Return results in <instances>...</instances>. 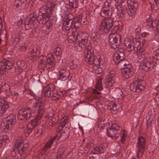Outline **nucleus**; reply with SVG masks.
<instances>
[{"label": "nucleus", "instance_id": "1", "mask_svg": "<svg viewBox=\"0 0 159 159\" xmlns=\"http://www.w3.org/2000/svg\"><path fill=\"white\" fill-rule=\"evenodd\" d=\"M45 103L42 101L41 98L39 97L36 99L32 109L34 112L37 113L35 117L37 120L41 119L43 116L48 118L52 116V114L51 112V109L48 108L45 109Z\"/></svg>", "mask_w": 159, "mask_h": 159}, {"label": "nucleus", "instance_id": "2", "mask_svg": "<svg viewBox=\"0 0 159 159\" xmlns=\"http://www.w3.org/2000/svg\"><path fill=\"white\" fill-rule=\"evenodd\" d=\"M91 48L90 46H88L85 49L84 54L85 61L90 64H94V66L99 69H100V67L102 68L103 66L104 69L105 64L101 59H97L93 56V53L90 50Z\"/></svg>", "mask_w": 159, "mask_h": 159}, {"label": "nucleus", "instance_id": "3", "mask_svg": "<svg viewBox=\"0 0 159 159\" xmlns=\"http://www.w3.org/2000/svg\"><path fill=\"white\" fill-rule=\"evenodd\" d=\"M144 43L137 41L136 39H128V41H125V45L127 48L128 52H130L135 48L137 52H143L144 51Z\"/></svg>", "mask_w": 159, "mask_h": 159}, {"label": "nucleus", "instance_id": "4", "mask_svg": "<svg viewBox=\"0 0 159 159\" xmlns=\"http://www.w3.org/2000/svg\"><path fill=\"white\" fill-rule=\"evenodd\" d=\"M129 8L127 11L128 16L129 20L134 18L138 9V4L137 0H127Z\"/></svg>", "mask_w": 159, "mask_h": 159}, {"label": "nucleus", "instance_id": "5", "mask_svg": "<svg viewBox=\"0 0 159 159\" xmlns=\"http://www.w3.org/2000/svg\"><path fill=\"white\" fill-rule=\"evenodd\" d=\"M146 145V140L145 138L139 136L137 139V141L136 143V153L137 157L139 158L140 154H142L144 152L145 149Z\"/></svg>", "mask_w": 159, "mask_h": 159}, {"label": "nucleus", "instance_id": "6", "mask_svg": "<svg viewBox=\"0 0 159 159\" xmlns=\"http://www.w3.org/2000/svg\"><path fill=\"white\" fill-rule=\"evenodd\" d=\"M107 131L108 137L113 139H116L119 137L120 132V126L117 124H113L111 128L107 129Z\"/></svg>", "mask_w": 159, "mask_h": 159}, {"label": "nucleus", "instance_id": "7", "mask_svg": "<svg viewBox=\"0 0 159 159\" xmlns=\"http://www.w3.org/2000/svg\"><path fill=\"white\" fill-rule=\"evenodd\" d=\"M112 20L110 19H104L102 20L99 25V30L103 32L108 33L113 25Z\"/></svg>", "mask_w": 159, "mask_h": 159}, {"label": "nucleus", "instance_id": "8", "mask_svg": "<svg viewBox=\"0 0 159 159\" xmlns=\"http://www.w3.org/2000/svg\"><path fill=\"white\" fill-rule=\"evenodd\" d=\"M108 41L112 48L116 49L118 48L121 44L120 36L116 34H110L109 36Z\"/></svg>", "mask_w": 159, "mask_h": 159}, {"label": "nucleus", "instance_id": "9", "mask_svg": "<svg viewBox=\"0 0 159 159\" xmlns=\"http://www.w3.org/2000/svg\"><path fill=\"white\" fill-rule=\"evenodd\" d=\"M121 65L125 66L122 71L123 76L126 79L131 77L133 73L131 65L127 61L122 62Z\"/></svg>", "mask_w": 159, "mask_h": 159}, {"label": "nucleus", "instance_id": "10", "mask_svg": "<svg viewBox=\"0 0 159 159\" xmlns=\"http://www.w3.org/2000/svg\"><path fill=\"white\" fill-rule=\"evenodd\" d=\"M31 110L30 108H22L19 111L17 116L18 118L21 120L29 118L31 116Z\"/></svg>", "mask_w": 159, "mask_h": 159}, {"label": "nucleus", "instance_id": "11", "mask_svg": "<svg viewBox=\"0 0 159 159\" xmlns=\"http://www.w3.org/2000/svg\"><path fill=\"white\" fill-rule=\"evenodd\" d=\"M125 56L124 53V50L122 48H119L113 56V60L116 63H118L120 61L121 63L125 61Z\"/></svg>", "mask_w": 159, "mask_h": 159}, {"label": "nucleus", "instance_id": "12", "mask_svg": "<svg viewBox=\"0 0 159 159\" xmlns=\"http://www.w3.org/2000/svg\"><path fill=\"white\" fill-rule=\"evenodd\" d=\"M12 62L9 61H4L0 63V73L3 74L13 67Z\"/></svg>", "mask_w": 159, "mask_h": 159}, {"label": "nucleus", "instance_id": "13", "mask_svg": "<svg viewBox=\"0 0 159 159\" xmlns=\"http://www.w3.org/2000/svg\"><path fill=\"white\" fill-rule=\"evenodd\" d=\"M53 4L52 3L50 2H48L45 5L42 6L39 10V16L48 15V10H50V8L53 7Z\"/></svg>", "mask_w": 159, "mask_h": 159}, {"label": "nucleus", "instance_id": "14", "mask_svg": "<svg viewBox=\"0 0 159 159\" xmlns=\"http://www.w3.org/2000/svg\"><path fill=\"white\" fill-rule=\"evenodd\" d=\"M27 2L26 0H17L14 4V7L19 10L25 9L27 8Z\"/></svg>", "mask_w": 159, "mask_h": 159}, {"label": "nucleus", "instance_id": "15", "mask_svg": "<svg viewBox=\"0 0 159 159\" xmlns=\"http://www.w3.org/2000/svg\"><path fill=\"white\" fill-rule=\"evenodd\" d=\"M75 34L76 35V37L78 39H81L80 41L88 43L89 35L87 33L79 30L76 31Z\"/></svg>", "mask_w": 159, "mask_h": 159}, {"label": "nucleus", "instance_id": "16", "mask_svg": "<svg viewBox=\"0 0 159 159\" xmlns=\"http://www.w3.org/2000/svg\"><path fill=\"white\" fill-rule=\"evenodd\" d=\"M142 68L144 70L148 71L152 70L154 67L153 62L148 61L146 60L144 62L140 63Z\"/></svg>", "mask_w": 159, "mask_h": 159}, {"label": "nucleus", "instance_id": "17", "mask_svg": "<svg viewBox=\"0 0 159 159\" xmlns=\"http://www.w3.org/2000/svg\"><path fill=\"white\" fill-rule=\"evenodd\" d=\"M23 143V140L22 137H19L16 139V141L13 145L14 149L13 151L11 152V154L13 157L16 156L15 149L20 148L22 146Z\"/></svg>", "mask_w": 159, "mask_h": 159}, {"label": "nucleus", "instance_id": "18", "mask_svg": "<svg viewBox=\"0 0 159 159\" xmlns=\"http://www.w3.org/2000/svg\"><path fill=\"white\" fill-rule=\"evenodd\" d=\"M59 72L60 79L62 80H67L70 75L69 71L64 69H60Z\"/></svg>", "mask_w": 159, "mask_h": 159}, {"label": "nucleus", "instance_id": "19", "mask_svg": "<svg viewBox=\"0 0 159 159\" xmlns=\"http://www.w3.org/2000/svg\"><path fill=\"white\" fill-rule=\"evenodd\" d=\"M87 44L88 43L86 42H84L79 40L78 42H76L74 43V47L77 51L80 52L87 46Z\"/></svg>", "mask_w": 159, "mask_h": 159}, {"label": "nucleus", "instance_id": "20", "mask_svg": "<svg viewBox=\"0 0 159 159\" xmlns=\"http://www.w3.org/2000/svg\"><path fill=\"white\" fill-rule=\"evenodd\" d=\"M55 89V86L52 84H49L45 88L44 95L45 97L49 98L51 96L52 92Z\"/></svg>", "mask_w": 159, "mask_h": 159}, {"label": "nucleus", "instance_id": "21", "mask_svg": "<svg viewBox=\"0 0 159 159\" xmlns=\"http://www.w3.org/2000/svg\"><path fill=\"white\" fill-rule=\"evenodd\" d=\"M108 75L109 77L108 81V85L109 87H111L115 82L116 74L115 71H112L109 73Z\"/></svg>", "mask_w": 159, "mask_h": 159}, {"label": "nucleus", "instance_id": "22", "mask_svg": "<svg viewBox=\"0 0 159 159\" xmlns=\"http://www.w3.org/2000/svg\"><path fill=\"white\" fill-rule=\"evenodd\" d=\"M155 119L154 115L151 114V112H149L148 115L146 116L147 120V125L148 129H151V127L153 121Z\"/></svg>", "mask_w": 159, "mask_h": 159}, {"label": "nucleus", "instance_id": "23", "mask_svg": "<svg viewBox=\"0 0 159 159\" xmlns=\"http://www.w3.org/2000/svg\"><path fill=\"white\" fill-rule=\"evenodd\" d=\"M135 86L137 90L138 91V93L140 91L143 90L144 89L145 83L144 80H137L135 81Z\"/></svg>", "mask_w": 159, "mask_h": 159}, {"label": "nucleus", "instance_id": "24", "mask_svg": "<svg viewBox=\"0 0 159 159\" xmlns=\"http://www.w3.org/2000/svg\"><path fill=\"white\" fill-rule=\"evenodd\" d=\"M112 14V12L111 10L105 8H103L100 12L101 16L105 18L110 17Z\"/></svg>", "mask_w": 159, "mask_h": 159}, {"label": "nucleus", "instance_id": "25", "mask_svg": "<svg viewBox=\"0 0 159 159\" xmlns=\"http://www.w3.org/2000/svg\"><path fill=\"white\" fill-rule=\"evenodd\" d=\"M14 125L9 123L6 120L2 122L1 123V128L5 130H8L12 128Z\"/></svg>", "mask_w": 159, "mask_h": 159}, {"label": "nucleus", "instance_id": "26", "mask_svg": "<svg viewBox=\"0 0 159 159\" xmlns=\"http://www.w3.org/2000/svg\"><path fill=\"white\" fill-rule=\"evenodd\" d=\"M36 49H32L28 53V57L30 60L32 61H34L36 60L37 57L36 56Z\"/></svg>", "mask_w": 159, "mask_h": 159}, {"label": "nucleus", "instance_id": "27", "mask_svg": "<svg viewBox=\"0 0 159 159\" xmlns=\"http://www.w3.org/2000/svg\"><path fill=\"white\" fill-rule=\"evenodd\" d=\"M51 57L49 58L45 57L46 61V68H52L53 66L55 64L54 59L52 55L51 56Z\"/></svg>", "mask_w": 159, "mask_h": 159}, {"label": "nucleus", "instance_id": "28", "mask_svg": "<svg viewBox=\"0 0 159 159\" xmlns=\"http://www.w3.org/2000/svg\"><path fill=\"white\" fill-rule=\"evenodd\" d=\"M6 120L13 125H15L16 121V117L14 114L10 113L5 117Z\"/></svg>", "mask_w": 159, "mask_h": 159}, {"label": "nucleus", "instance_id": "29", "mask_svg": "<svg viewBox=\"0 0 159 159\" xmlns=\"http://www.w3.org/2000/svg\"><path fill=\"white\" fill-rule=\"evenodd\" d=\"M8 107V105L7 103H3L0 100V116H2L7 111Z\"/></svg>", "mask_w": 159, "mask_h": 159}, {"label": "nucleus", "instance_id": "30", "mask_svg": "<svg viewBox=\"0 0 159 159\" xmlns=\"http://www.w3.org/2000/svg\"><path fill=\"white\" fill-rule=\"evenodd\" d=\"M40 16L37 17V20L40 24H45L49 20L48 15Z\"/></svg>", "mask_w": 159, "mask_h": 159}, {"label": "nucleus", "instance_id": "31", "mask_svg": "<svg viewBox=\"0 0 159 159\" xmlns=\"http://www.w3.org/2000/svg\"><path fill=\"white\" fill-rule=\"evenodd\" d=\"M139 53H138L137 57V60L138 62H140V63H141L144 62L148 58V57L146 58V55H148L147 54H143L141 53L142 52H138Z\"/></svg>", "mask_w": 159, "mask_h": 159}, {"label": "nucleus", "instance_id": "32", "mask_svg": "<svg viewBox=\"0 0 159 159\" xmlns=\"http://www.w3.org/2000/svg\"><path fill=\"white\" fill-rule=\"evenodd\" d=\"M103 148L102 146L100 145L98 147L94 148L91 151L92 153L95 155L100 154L101 152H102Z\"/></svg>", "mask_w": 159, "mask_h": 159}, {"label": "nucleus", "instance_id": "33", "mask_svg": "<svg viewBox=\"0 0 159 159\" xmlns=\"http://www.w3.org/2000/svg\"><path fill=\"white\" fill-rule=\"evenodd\" d=\"M127 135V132L125 130H122L120 129V133L119 136L120 137V141L123 143L125 140Z\"/></svg>", "mask_w": 159, "mask_h": 159}, {"label": "nucleus", "instance_id": "34", "mask_svg": "<svg viewBox=\"0 0 159 159\" xmlns=\"http://www.w3.org/2000/svg\"><path fill=\"white\" fill-rule=\"evenodd\" d=\"M37 125V121L36 120H31L30 122L28 124L27 128L30 131H32Z\"/></svg>", "mask_w": 159, "mask_h": 159}, {"label": "nucleus", "instance_id": "35", "mask_svg": "<svg viewBox=\"0 0 159 159\" xmlns=\"http://www.w3.org/2000/svg\"><path fill=\"white\" fill-rule=\"evenodd\" d=\"M71 25H72V24L71 20L66 21V24H64L63 26V30H65L66 31L69 30L71 27Z\"/></svg>", "mask_w": 159, "mask_h": 159}, {"label": "nucleus", "instance_id": "36", "mask_svg": "<svg viewBox=\"0 0 159 159\" xmlns=\"http://www.w3.org/2000/svg\"><path fill=\"white\" fill-rule=\"evenodd\" d=\"M19 46V50L20 52H25L27 49L28 44L25 42H22L20 44Z\"/></svg>", "mask_w": 159, "mask_h": 159}, {"label": "nucleus", "instance_id": "37", "mask_svg": "<svg viewBox=\"0 0 159 159\" xmlns=\"http://www.w3.org/2000/svg\"><path fill=\"white\" fill-rule=\"evenodd\" d=\"M72 21V25L75 28L80 27L81 26V21L80 20H75Z\"/></svg>", "mask_w": 159, "mask_h": 159}, {"label": "nucleus", "instance_id": "38", "mask_svg": "<svg viewBox=\"0 0 159 159\" xmlns=\"http://www.w3.org/2000/svg\"><path fill=\"white\" fill-rule=\"evenodd\" d=\"M28 148L27 145L25 146H23L20 149L18 150V153L20 156L23 155L24 154L27 152L28 151Z\"/></svg>", "mask_w": 159, "mask_h": 159}, {"label": "nucleus", "instance_id": "39", "mask_svg": "<svg viewBox=\"0 0 159 159\" xmlns=\"http://www.w3.org/2000/svg\"><path fill=\"white\" fill-rule=\"evenodd\" d=\"M67 39L69 42L71 43H73L76 40L78 39L76 34H75L73 33L69 36L67 37Z\"/></svg>", "mask_w": 159, "mask_h": 159}, {"label": "nucleus", "instance_id": "40", "mask_svg": "<svg viewBox=\"0 0 159 159\" xmlns=\"http://www.w3.org/2000/svg\"><path fill=\"white\" fill-rule=\"evenodd\" d=\"M53 51L55 55L57 57H60L62 54L61 49L60 47H56L54 49Z\"/></svg>", "mask_w": 159, "mask_h": 159}, {"label": "nucleus", "instance_id": "41", "mask_svg": "<svg viewBox=\"0 0 159 159\" xmlns=\"http://www.w3.org/2000/svg\"><path fill=\"white\" fill-rule=\"evenodd\" d=\"M38 17L35 12H34L30 16L29 22L31 23H33L35 21L36 19H37Z\"/></svg>", "mask_w": 159, "mask_h": 159}, {"label": "nucleus", "instance_id": "42", "mask_svg": "<svg viewBox=\"0 0 159 159\" xmlns=\"http://www.w3.org/2000/svg\"><path fill=\"white\" fill-rule=\"evenodd\" d=\"M45 57L43 58V59L41 61L40 63L38 65L39 67L41 69H43L46 68V61Z\"/></svg>", "mask_w": 159, "mask_h": 159}, {"label": "nucleus", "instance_id": "43", "mask_svg": "<svg viewBox=\"0 0 159 159\" xmlns=\"http://www.w3.org/2000/svg\"><path fill=\"white\" fill-rule=\"evenodd\" d=\"M96 88L97 90L101 91L102 90L103 88L102 87V79H100L98 80L96 85Z\"/></svg>", "mask_w": 159, "mask_h": 159}, {"label": "nucleus", "instance_id": "44", "mask_svg": "<svg viewBox=\"0 0 159 159\" xmlns=\"http://www.w3.org/2000/svg\"><path fill=\"white\" fill-rule=\"evenodd\" d=\"M153 57L154 59L153 61L155 60L159 61V48H158L154 52Z\"/></svg>", "mask_w": 159, "mask_h": 159}, {"label": "nucleus", "instance_id": "45", "mask_svg": "<svg viewBox=\"0 0 159 159\" xmlns=\"http://www.w3.org/2000/svg\"><path fill=\"white\" fill-rule=\"evenodd\" d=\"M65 150L66 149L65 148L63 147H60L58 149L57 154L61 156L63 155V156L65 157Z\"/></svg>", "mask_w": 159, "mask_h": 159}, {"label": "nucleus", "instance_id": "46", "mask_svg": "<svg viewBox=\"0 0 159 159\" xmlns=\"http://www.w3.org/2000/svg\"><path fill=\"white\" fill-rule=\"evenodd\" d=\"M69 5L72 8H75L78 7V5L75 0H69Z\"/></svg>", "mask_w": 159, "mask_h": 159}, {"label": "nucleus", "instance_id": "47", "mask_svg": "<svg viewBox=\"0 0 159 159\" xmlns=\"http://www.w3.org/2000/svg\"><path fill=\"white\" fill-rule=\"evenodd\" d=\"M53 143L52 140H49L46 143L44 147V149H46L50 148L52 147Z\"/></svg>", "mask_w": 159, "mask_h": 159}, {"label": "nucleus", "instance_id": "48", "mask_svg": "<svg viewBox=\"0 0 159 159\" xmlns=\"http://www.w3.org/2000/svg\"><path fill=\"white\" fill-rule=\"evenodd\" d=\"M78 62L77 61H72L70 63V67L72 69H76L78 66Z\"/></svg>", "mask_w": 159, "mask_h": 159}, {"label": "nucleus", "instance_id": "49", "mask_svg": "<svg viewBox=\"0 0 159 159\" xmlns=\"http://www.w3.org/2000/svg\"><path fill=\"white\" fill-rule=\"evenodd\" d=\"M130 89L131 90L134 92H137L138 93V91L137 90V89L135 86V81L134 83H133L130 86Z\"/></svg>", "mask_w": 159, "mask_h": 159}, {"label": "nucleus", "instance_id": "50", "mask_svg": "<svg viewBox=\"0 0 159 159\" xmlns=\"http://www.w3.org/2000/svg\"><path fill=\"white\" fill-rule=\"evenodd\" d=\"M1 137L2 138L3 142H4L5 143H7L9 142L10 140L7 135H4Z\"/></svg>", "mask_w": 159, "mask_h": 159}, {"label": "nucleus", "instance_id": "51", "mask_svg": "<svg viewBox=\"0 0 159 159\" xmlns=\"http://www.w3.org/2000/svg\"><path fill=\"white\" fill-rule=\"evenodd\" d=\"M51 96L54 98H55L56 99H59V96L58 95V93H57V91L55 90V89H54V92H52Z\"/></svg>", "mask_w": 159, "mask_h": 159}, {"label": "nucleus", "instance_id": "52", "mask_svg": "<svg viewBox=\"0 0 159 159\" xmlns=\"http://www.w3.org/2000/svg\"><path fill=\"white\" fill-rule=\"evenodd\" d=\"M69 135L70 134L68 132L67 133L66 132H63L61 134V137L64 139H66L69 136Z\"/></svg>", "mask_w": 159, "mask_h": 159}, {"label": "nucleus", "instance_id": "53", "mask_svg": "<svg viewBox=\"0 0 159 159\" xmlns=\"http://www.w3.org/2000/svg\"><path fill=\"white\" fill-rule=\"evenodd\" d=\"M18 35L19 37V39L21 40H22L25 36V34L22 32H20L18 34Z\"/></svg>", "mask_w": 159, "mask_h": 159}, {"label": "nucleus", "instance_id": "54", "mask_svg": "<svg viewBox=\"0 0 159 159\" xmlns=\"http://www.w3.org/2000/svg\"><path fill=\"white\" fill-rule=\"evenodd\" d=\"M34 133L36 134H38L39 135H41L42 133L41 130L38 129H36L34 130Z\"/></svg>", "mask_w": 159, "mask_h": 159}, {"label": "nucleus", "instance_id": "55", "mask_svg": "<svg viewBox=\"0 0 159 159\" xmlns=\"http://www.w3.org/2000/svg\"><path fill=\"white\" fill-rule=\"evenodd\" d=\"M55 120L56 119L54 118H52V119L50 120V122L52 123V124L51 125V126H53V125L55 124L56 123Z\"/></svg>", "mask_w": 159, "mask_h": 159}, {"label": "nucleus", "instance_id": "56", "mask_svg": "<svg viewBox=\"0 0 159 159\" xmlns=\"http://www.w3.org/2000/svg\"><path fill=\"white\" fill-rule=\"evenodd\" d=\"M64 157H65L63 156V155L61 156L57 154L54 159H63Z\"/></svg>", "mask_w": 159, "mask_h": 159}, {"label": "nucleus", "instance_id": "57", "mask_svg": "<svg viewBox=\"0 0 159 159\" xmlns=\"http://www.w3.org/2000/svg\"><path fill=\"white\" fill-rule=\"evenodd\" d=\"M15 41L16 42H18L19 40H21L19 39V37L18 34L16 35L15 37L14 38Z\"/></svg>", "mask_w": 159, "mask_h": 159}, {"label": "nucleus", "instance_id": "58", "mask_svg": "<svg viewBox=\"0 0 159 159\" xmlns=\"http://www.w3.org/2000/svg\"><path fill=\"white\" fill-rule=\"evenodd\" d=\"M101 67H100V69H99L98 68H97V69H96L95 72L97 74H100L102 72V70H101Z\"/></svg>", "mask_w": 159, "mask_h": 159}, {"label": "nucleus", "instance_id": "59", "mask_svg": "<svg viewBox=\"0 0 159 159\" xmlns=\"http://www.w3.org/2000/svg\"><path fill=\"white\" fill-rule=\"evenodd\" d=\"M115 1L116 2L118 3V4H121L124 2L126 0H115Z\"/></svg>", "mask_w": 159, "mask_h": 159}, {"label": "nucleus", "instance_id": "60", "mask_svg": "<svg viewBox=\"0 0 159 159\" xmlns=\"http://www.w3.org/2000/svg\"><path fill=\"white\" fill-rule=\"evenodd\" d=\"M149 35V34L146 32H143L142 34V36L143 37H147Z\"/></svg>", "mask_w": 159, "mask_h": 159}, {"label": "nucleus", "instance_id": "61", "mask_svg": "<svg viewBox=\"0 0 159 159\" xmlns=\"http://www.w3.org/2000/svg\"><path fill=\"white\" fill-rule=\"evenodd\" d=\"M5 86L6 87L7 89H5L6 91H7L9 89V85L7 84H5L4 85L2 86V87L3 88Z\"/></svg>", "mask_w": 159, "mask_h": 159}, {"label": "nucleus", "instance_id": "62", "mask_svg": "<svg viewBox=\"0 0 159 159\" xmlns=\"http://www.w3.org/2000/svg\"><path fill=\"white\" fill-rule=\"evenodd\" d=\"M67 121V120L66 119H64V121L62 122V125H65L66 123V122Z\"/></svg>", "mask_w": 159, "mask_h": 159}, {"label": "nucleus", "instance_id": "63", "mask_svg": "<svg viewBox=\"0 0 159 159\" xmlns=\"http://www.w3.org/2000/svg\"><path fill=\"white\" fill-rule=\"evenodd\" d=\"M57 137V135L54 136L52 138L50 139L49 140H52V142H53V141H54V140L56 139Z\"/></svg>", "mask_w": 159, "mask_h": 159}, {"label": "nucleus", "instance_id": "64", "mask_svg": "<svg viewBox=\"0 0 159 159\" xmlns=\"http://www.w3.org/2000/svg\"><path fill=\"white\" fill-rule=\"evenodd\" d=\"M2 140V138L0 137V147L2 146V144L3 143V142Z\"/></svg>", "mask_w": 159, "mask_h": 159}]
</instances>
